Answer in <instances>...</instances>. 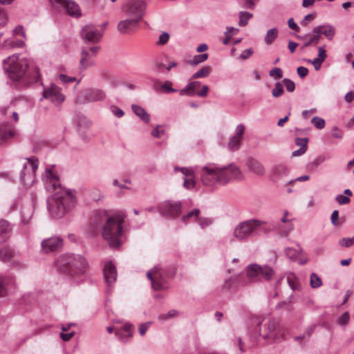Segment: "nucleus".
<instances>
[{
  "instance_id": "1",
  "label": "nucleus",
  "mask_w": 354,
  "mask_h": 354,
  "mask_svg": "<svg viewBox=\"0 0 354 354\" xmlns=\"http://www.w3.org/2000/svg\"><path fill=\"white\" fill-rule=\"evenodd\" d=\"M123 221L121 215L108 217L104 213H98L91 224V234L95 236L101 232L110 247L118 248L122 243Z\"/></svg>"
},
{
  "instance_id": "2",
  "label": "nucleus",
  "mask_w": 354,
  "mask_h": 354,
  "mask_svg": "<svg viewBox=\"0 0 354 354\" xmlns=\"http://www.w3.org/2000/svg\"><path fill=\"white\" fill-rule=\"evenodd\" d=\"M200 177L205 186L214 187L224 186L234 180H242L243 174L234 164L221 167L209 163L201 168Z\"/></svg>"
},
{
  "instance_id": "3",
  "label": "nucleus",
  "mask_w": 354,
  "mask_h": 354,
  "mask_svg": "<svg viewBox=\"0 0 354 354\" xmlns=\"http://www.w3.org/2000/svg\"><path fill=\"white\" fill-rule=\"evenodd\" d=\"M75 203L76 198L73 191L60 188L54 194L49 210L53 216L61 218L75 206Z\"/></svg>"
},
{
  "instance_id": "4",
  "label": "nucleus",
  "mask_w": 354,
  "mask_h": 354,
  "mask_svg": "<svg viewBox=\"0 0 354 354\" xmlns=\"http://www.w3.org/2000/svg\"><path fill=\"white\" fill-rule=\"evenodd\" d=\"M57 266L59 271L75 277L83 274L87 264L85 259L80 255L66 254L58 259Z\"/></svg>"
},
{
  "instance_id": "5",
  "label": "nucleus",
  "mask_w": 354,
  "mask_h": 354,
  "mask_svg": "<svg viewBox=\"0 0 354 354\" xmlns=\"http://www.w3.org/2000/svg\"><path fill=\"white\" fill-rule=\"evenodd\" d=\"M28 62L26 58L19 55H12L3 62V68L9 77L13 81H19L26 74Z\"/></svg>"
},
{
  "instance_id": "6",
  "label": "nucleus",
  "mask_w": 354,
  "mask_h": 354,
  "mask_svg": "<svg viewBox=\"0 0 354 354\" xmlns=\"http://www.w3.org/2000/svg\"><path fill=\"white\" fill-rule=\"evenodd\" d=\"M259 335L268 342L279 341L285 335L284 329L274 320H269L259 326Z\"/></svg>"
},
{
  "instance_id": "7",
  "label": "nucleus",
  "mask_w": 354,
  "mask_h": 354,
  "mask_svg": "<svg viewBox=\"0 0 354 354\" xmlns=\"http://www.w3.org/2000/svg\"><path fill=\"white\" fill-rule=\"evenodd\" d=\"M246 275L253 282L259 281L262 279L270 281L274 275V270L269 266H261L254 263L248 266Z\"/></svg>"
},
{
  "instance_id": "8",
  "label": "nucleus",
  "mask_w": 354,
  "mask_h": 354,
  "mask_svg": "<svg viewBox=\"0 0 354 354\" xmlns=\"http://www.w3.org/2000/svg\"><path fill=\"white\" fill-rule=\"evenodd\" d=\"M264 222L251 219L239 223L234 230V236L239 241L244 240L251 236L252 233Z\"/></svg>"
},
{
  "instance_id": "9",
  "label": "nucleus",
  "mask_w": 354,
  "mask_h": 354,
  "mask_svg": "<svg viewBox=\"0 0 354 354\" xmlns=\"http://www.w3.org/2000/svg\"><path fill=\"white\" fill-rule=\"evenodd\" d=\"M147 276L150 279L154 290H162L168 288L167 272L165 270L156 267L147 272Z\"/></svg>"
},
{
  "instance_id": "10",
  "label": "nucleus",
  "mask_w": 354,
  "mask_h": 354,
  "mask_svg": "<svg viewBox=\"0 0 354 354\" xmlns=\"http://www.w3.org/2000/svg\"><path fill=\"white\" fill-rule=\"evenodd\" d=\"M100 50V47L99 45L84 46L80 55V68L86 69L93 66Z\"/></svg>"
},
{
  "instance_id": "11",
  "label": "nucleus",
  "mask_w": 354,
  "mask_h": 354,
  "mask_svg": "<svg viewBox=\"0 0 354 354\" xmlns=\"http://www.w3.org/2000/svg\"><path fill=\"white\" fill-rule=\"evenodd\" d=\"M80 35L84 46L97 45L102 37V32L97 26L88 24L82 28Z\"/></svg>"
},
{
  "instance_id": "12",
  "label": "nucleus",
  "mask_w": 354,
  "mask_h": 354,
  "mask_svg": "<svg viewBox=\"0 0 354 354\" xmlns=\"http://www.w3.org/2000/svg\"><path fill=\"white\" fill-rule=\"evenodd\" d=\"M53 10L57 12L66 11L68 15L78 17L80 15L77 4L68 0H49Z\"/></svg>"
},
{
  "instance_id": "13",
  "label": "nucleus",
  "mask_w": 354,
  "mask_h": 354,
  "mask_svg": "<svg viewBox=\"0 0 354 354\" xmlns=\"http://www.w3.org/2000/svg\"><path fill=\"white\" fill-rule=\"evenodd\" d=\"M106 94L104 91L98 88H88L82 91L77 97L76 102L80 104L94 102L104 100Z\"/></svg>"
},
{
  "instance_id": "14",
  "label": "nucleus",
  "mask_w": 354,
  "mask_h": 354,
  "mask_svg": "<svg viewBox=\"0 0 354 354\" xmlns=\"http://www.w3.org/2000/svg\"><path fill=\"white\" fill-rule=\"evenodd\" d=\"M43 97L55 105H59L65 100L62 89L53 84L44 88Z\"/></svg>"
},
{
  "instance_id": "15",
  "label": "nucleus",
  "mask_w": 354,
  "mask_h": 354,
  "mask_svg": "<svg viewBox=\"0 0 354 354\" xmlns=\"http://www.w3.org/2000/svg\"><path fill=\"white\" fill-rule=\"evenodd\" d=\"M145 6L142 1H133L127 6L126 15L127 17L138 19L140 21Z\"/></svg>"
},
{
  "instance_id": "16",
  "label": "nucleus",
  "mask_w": 354,
  "mask_h": 354,
  "mask_svg": "<svg viewBox=\"0 0 354 354\" xmlns=\"http://www.w3.org/2000/svg\"><path fill=\"white\" fill-rule=\"evenodd\" d=\"M160 213L165 216L176 217L181 212V203L165 201L159 206Z\"/></svg>"
},
{
  "instance_id": "17",
  "label": "nucleus",
  "mask_w": 354,
  "mask_h": 354,
  "mask_svg": "<svg viewBox=\"0 0 354 354\" xmlns=\"http://www.w3.org/2000/svg\"><path fill=\"white\" fill-rule=\"evenodd\" d=\"M140 21L138 19L127 17L118 24V30L122 34H131L139 28Z\"/></svg>"
},
{
  "instance_id": "18",
  "label": "nucleus",
  "mask_w": 354,
  "mask_h": 354,
  "mask_svg": "<svg viewBox=\"0 0 354 354\" xmlns=\"http://www.w3.org/2000/svg\"><path fill=\"white\" fill-rule=\"evenodd\" d=\"M46 189L48 191H55L57 188H59V180L54 166H50L46 169Z\"/></svg>"
},
{
  "instance_id": "19",
  "label": "nucleus",
  "mask_w": 354,
  "mask_h": 354,
  "mask_svg": "<svg viewBox=\"0 0 354 354\" xmlns=\"http://www.w3.org/2000/svg\"><path fill=\"white\" fill-rule=\"evenodd\" d=\"M244 131V125L239 124L237 126L235 135L230 138L228 142V148L230 150L234 151L239 148Z\"/></svg>"
},
{
  "instance_id": "20",
  "label": "nucleus",
  "mask_w": 354,
  "mask_h": 354,
  "mask_svg": "<svg viewBox=\"0 0 354 354\" xmlns=\"http://www.w3.org/2000/svg\"><path fill=\"white\" fill-rule=\"evenodd\" d=\"M24 46V42L21 40L15 39L5 37L3 33H0V47L5 49H11L14 48H21Z\"/></svg>"
},
{
  "instance_id": "21",
  "label": "nucleus",
  "mask_w": 354,
  "mask_h": 354,
  "mask_svg": "<svg viewBox=\"0 0 354 354\" xmlns=\"http://www.w3.org/2000/svg\"><path fill=\"white\" fill-rule=\"evenodd\" d=\"M175 170H179L185 176L184 179V187L186 189H191L195 186L196 181L194 180V171L190 168L182 167V168H175Z\"/></svg>"
},
{
  "instance_id": "22",
  "label": "nucleus",
  "mask_w": 354,
  "mask_h": 354,
  "mask_svg": "<svg viewBox=\"0 0 354 354\" xmlns=\"http://www.w3.org/2000/svg\"><path fill=\"white\" fill-rule=\"evenodd\" d=\"M62 245V240L57 237H52L44 240L41 243L44 252L48 253L57 250Z\"/></svg>"
},
{
  "instance_id": "23",
  "label": "nucleus",
  "mask_w": 354,
  "mask_h": 354,
  "mask_svg": "<svg viewBox=\"0 0 354 354\" xmlns=\"http://www.w3.org/2000/svg\"><path fill=\"white\" fill-rule=\"evenodd\" d=\"M21 100H15L12 102L8 106L5 107L2 110V113L5 115L9 116V114H11V117L12 118L15 122H17L19 120V115L17 113V111L19 110Z\"/></svg>"
},
{
  "instance_id": "24",
  "label": "nucleus",
  "mask_w": 354,
  "mask_h": 354,
  "mask_svg": "<svg viewBox=\"0 0 354 354\" xmlns=\"http://www.w3.org/2000/svg\"><path fill=\"white\" fill-rule=\"evenodd\" d=\"M104 276L107 284L111 285L116 281L117 271L111 262H107L104 268Z\"/></svg>"
},
{
  "instance_id": "25",
  "label": "nucleus",
  "mask_w": 354,
  "mask_h": 354,
  "mask_svg": "<svg viewBox=\"0 0 354 354\" xmlns=\"http://www.w3.org/2000/svg\"><path fill=\"white\" fill-rule=\"evenodd\" d=\"M246 165L249 171L258 176H263L265 174V168L259 160L255 159H249Z\"/></svg>"
},
{
  "instance_id": "26",
  "label": "nucleus",
  "mask_w": 354,
  "mask_h": 354,
  "mask_svg": "<svg viewBox=\"0 0 354 354\" xmlns=\"http://www.w3.org/2000/svg\"><path fill=\"white\" fill-rule=\"evenodd\" d=\"M15 135L13 127L8 122L0 124V144L12 138Z\"/></svg>"
},
{
  "instance_id": "27",
  "label": "nucleus",
  "mask_w": 354,
  "mask_h": 354,
  "mask_svg": "<svg viewBox=\"0 0 354 354\" xmlns=\"http://www.w3.org/2000/svg\"><path fill=\"white\" fill-rule=\"evenodd\" d=\"M313 33H317L321 37L324 35L328 40H331L335 33L334 27L330 25L318 26L313 28Z\"/></svg>"
},
{
  "instance_id": "28",
  "label": "nucleus",
  "mask_w": 354,
  "mask_h": 354,
  "mask_svg": "<svg viewBox=\"0 0 354 354\" xmlns=\"http://www.w3.org/2000/svg\"><path fill=\"white\" fill-rule=\"evenodd\" d=\"M133 326L129 323L124 324V325L120 328L115 330L116 335L122 341H125L133 336Z\"/></svg>"
},
{
  "instance_id": "29",
  "label": "nucleus",
  "mask_w": 354,
  "mask_h": 354,
  "mask_svg": "<svg viewBox=\"0 0 354 354\" xmlns=\"http://www.w3.org/2000/svg\"><path fill=\"white\" fill-rule=\"evenodd\" d=\"M12 227L8 221L4 219H0V244L6 241Z\"/></svg>"
},
{
  "instance_id": "30",
  "label": "nucleus",
  "mask_w": 354,
  "mask_h": 354,
  "mask_svg": "<svg viewBox=\"0 0 354 354\" xmlns=\"http://www.w3.org/2000/svg\"><path fill=\"white\" fill-rule=\"evenodd\" d=\"M154 89L159 92L162 93H174L176 92V90L173 88L172 86V82L170 81H165L164 83H160L159 82H156L154 83Z\"/></svg>"
},
{
  "instance_id": "31",
  "label": "nucleus",
  "mask_w": 354,
  "mask_h": 354,
  "mask_svg": "<svg viewBox=\"0 0 354 354\" xmlns=\"http://www.w3.org/2000/svg\"><path fill=\"white\" fill-rule=\"evenodd\" d=\"M133 111L134 113L140 118L144 122H149L150 117L149 115L147 113V111L138 105H132L131 106Z\"/></svg>"
},
{
  "instance_id": "32",
  "label": "nucleus",
  "mask_w": 354,
  "mask_h": 354,
  "mask_svg": "<svg viewBox=\"0 0 354 354\" xmlns=\"http://www.w3.org/2000/svg\"><path fill=\"white\" fill-rule=\"evenodd\" d=\"M12 279L11 276H0V297H5L7 295L6 286L11 282Z\"/></svg>"
},
{
  "instance_id": "33",
  "label": "nucleus",
  "mask_w": 354,
  "mask_h": 354,
  "mask_svg": "<svg viewBox=\"0 0 354 354\" xmlns=\"http://www.w3.org/2000/svg\"><path fill=\"white\" fill-rule=\"evenodd\" d=\"M201 85V83L198 81H194L190 82L185 88H183L180 91V95H194L195 93V90L198 88Z\"/></svg>"
},
{
  "instance_id": "34",
  "label": "nucleus",
  "mask_w": 354,
  "mask_h": 354,
  "mask_svg": "<svg viewBox=\"0 0 354 354\" xmlns=\"http://www.w3.org/2000/svg\"><path fill=\"white\" fill-rule=\"evenodd\" d=\"M200 210L198 209H196L187 214L183 216L182 221L183 223H187L190 221H197L198 218V216L200 214Z\"/></svg>"
},
{
  "instance_id": "35",
  "label": "nucleus",
  "mask_w": 354,
  "mask_h": 354,
  "mask_svg": "<svg viewBox=\"0 0 354 354\" xmlns=\"http://www.w3.org/2000/svg\"><path fill=\"white\" fill-rule=\"evenodd\" d=\"M277 35L278 30L277 28H272L268 30L264 38L266 44L268 45L271 44L277 37Z\"/></svg>"
},
{
  "instance_id": "36",
  "label": "nucleus",
  "mask_w": 354,
  "mask_h": 354,
  "mask_svg": "<svg viewBox=\"0 0 354 354\" xmlns=\"http://www.w3.org/2000/svg\"><path fill=\"white\" fill-rule=\"evenodd\" d=\"M304 39L306 40L304 47H307L313 44H317L320 40V36L317 33H313V35H306Z\"/></svg>"
},
{
  "instance_id": "37",
  "label": "nucleus",
  "mask_w": 354,
  "mask_h": 354,
  "mask_svg": "<svg viewBox=\"0 0 354 354\" xmlns=\"http://www.w3.org/2000/svg\"><path fill=\"white\" fill-rule=\"evenodd\" d=\"M253 17L252 13L248 12H240L239 14V25L240 26H245L248 24V21Z\"/></svg>"
},
{
  "instance_id": "38",
  "label": "nucleus",
  "mask_w": 354,
  "mask_h": 354,
  "mask_svg": "<svg viewBox=\"0 0 354 354\" xmlns=\"http://www.w3.org/2000/svg\"><path fill=\"white\" fill-rule=\"evenodd\" d=\"M287 281L290 287L292 290H298L299 288V283L296 276L292 273H289L287 275Z\"/></svg>"
},
{
  "instance_id": "39",
  "label": "nucleus",
  "mask_w": 354,
  "mask_h": 354,
  "mask_svg": "<svg viewBox=\"0 0 354 354\" xmlns=\"http://www.w3.org/2000/svg\"><path fill=\"white\" fill-rule=\"evenodd\" d=\"M211 71L212 68L210 66H203L193 75L192 79L206 77L209 75Z\"/></svg>"
},
{
  "instance_id": "40",
  "label": "nucleus",
  "mask_w": 354,
  "mask_h": 354,
  "mask_svg": "<svg viewBox=\"0 0 354 354\" xmlns=\"http://www.w3.org/2000/svg\"><path fill=\"white\" fill-rule=\"evenodd\" d=\"M12 252L8 248L0 249V260L2 261H8L12 257Z\"/></svg>"
},
{
  "instance_id": "41",
  "label": "nucleus",
  "mask_w": 354,
  "mask_h": 354,
  "mask_svg": "<svg viewBox=\"0 0 354 354\" xmlns=\"http://www.w3.org/2000/svg\"><path fill=\"white\" fill-rule=\"evenodd\" d=\"M240 282V277H232L226 280L224 283V288L231 289L236 287V285Z\"/></svg>"
},
{
  "instance_id": "42",
  "label": "nucleus",
  "mask_w": 354,
  "mask_h": 354,
  "mask_svg": "<svg viewBox=\"0 0 354 354\" xmlns=\"http://www.w3.org/2000/svg\"><path fill=\"white\" fill-rule=\"evenodd\" d=\"M310 284L313 288H319L322 284V279L316 274L312 273L310 274Z\"/></svg>"
},
{
  "instance_id": "43",
  "label": "nucleus",
  "mask_w": 354,
  "mask_h": 354,
  "mask_svg": "<svg viewBox=\"0 0 354 354\" xmlns=\"http://www.w3.org/2000/svg\"><path fill=\"white\" fill-rule=\"evenodd\" d=\"M284 93L283 87L281 83L277 82L274 88L272 89V95L274 97H279L281 96Z\"/></svg>"
},
{
  "instance_id": "44",
  "label": "nucleus",
  "mask_w": 354,
  "mask_h": 354,
  "mask_svg": "<svg viewBox=\"0 0 354 354\" xmlns=\"http://www.w3.org/2000/svg\"><path fill=\"white\" fill-rule=\"evenodd\" d=\"M208 58V54L205 53L202 55H195L193 59L189 61V64L192 65H197L200 63L205 62Z\"/></svg>"
},
{
  "instance_id": "45",
  "label": "nucleus",
  "mask_w": 354,
  "mask_h": 354,
  "mask_svg": "<svg viewBox=\"0 0 354 354\" xmlns=\"http://www.w3.org/2000/svg\"><path fill=\"white\" fill-rule=\"evenodd\" d=\"M292 219L293 218H292L291 214L288 212L286 211L284 212L283 216L281 218V221L283 223H287L289 227L288 230L286 232V235H287L289 233V232L292 229V225L291 223V221Z\"/></svg>"
},
{
  "instance_id": "46",
  "label": "nucleus",
  "mask_w": 354,
  "mask_h": 354,
  "mask_svg": "<svg viewBox=\"0 0 354 354\" xmlns=\"http://www.w3.org/2000/svg\"><path fill=\"white\" fill-rule=\"evenodd\" d=\"M311 122L318 129H322L325 127L324 120L319 117H314L312 119Z\"/></svg>"
},
{
  "instance_id": "47",
  "label": "nucleus",
  "mask_w": 354,
  "mask_h": 354,
  "mask_svg": "<svg viewBox=\"0 0 354 354\" xmlns=\"http://www.w3.org/2000/svg\"><path fill=\"white\" fill-rule=\"evenodd\" d=\"M350 320V315L348 312H345L337 319V323L340 326H346Z\"/></svg>"
},
{
  "instance_id": "48",
  "label": "nucleus",
  "mask_w": 354,
  "mask_h": 354,
  "mask_svg": "<svg viewBox=\"0 0 354 354\" xmlns=\"http://www.w3.org/2000/svg\"><path fill=\"white\" fill-rule=\"evenodd\" d=\"M287 171V169L284 165H277L273 169V174L274 176L280 177L283 174H285Z\"/></svg>"
},
{
  "instance_id": "49",
  "label": "nucleus",
  "mask_w": 354,
  "mask_h": 354,
  "mask_svg": "<svg viewBox=\"0 0 354 354\" xmlns=\"http://www.w3.org/2000/svg\"><path fill=\"white\" fill-rule=\"evenodd\" d=\"M339 244L342 247H350L354 244V236L352 238H342L339 241Z\"/></svg>"
},
{
  "instance_id": "50",
  "label": "nucleus",
  "mask_w": 354,
  "mask_h": 354,
  "mask_svg": "<svg viewBox=\"0 0 354 354\" xmlns=\"http://www.w3.org/2000/svg\"><path fill=\"white\" fill-rule=\"evenodd\" d=\"M269 74L274 79L279 80L283 76V71L280 68H274L270 71Z\"/></svg>"
},
{
  "instance_id": "51",
  "label": "nucleus",
  "mask_w": 354,
  "mask_h": 354,
  "mask_svg": "<svg viewBox=\"0 0 354 354\" xmlns=\"http://www.w3.org/2000/svg\"><path fill=\"white\" fill-rule=\"evenodd\" d=\"M151 325V322L140 324L138 326V332H139L140 335L142 336H144L146 334L148 328L150 327Z\"/></svg>"
},
{
  "instance_id": "52",
  "label": "nucleus",
  "mask_w": 354,
  "mask_h": 354,
  "mask_svg": "<svg viewBox=\"0 0 354 354\" xmlns=\"http://www.w3.org/2000/svg\"><path fill=\"white\" fill-rule=\"evenodd\" d=\"M8 18L6 12L0 7V28L3 27L8 22Z\"/></svg>"
},
{
  "instance_id": "53",
  "label": "nucleus",
  "mask_w": 354,
  "mask_h": 354,
  "mask_svg": "<svg viewBox=\"0 0 354 354\" xmlns=\"http://www.w3.org/2000/svg\"><path fill=\"white\" fill-rule=\"evenodd\" d=\"M335 201L341 205L348 204L351 201L349 197L342 194L337 195L335 198Z\"/></svg>"
},
{
  "instance_id": "54",
  "label": "nucleus",
  "mask_w": 354,
  "mask_h": 354,
  "mask_svg": "<svg viewBox=\"0 0 354 354\" xmlns=\"http://www.w3.org/2000/svg\"><path fill=\"white\" fill-rule=\"evenodd\" d=\"M283 83L284 84V85L288 92L294 91V90L295 88V83L292 80L286 78L283 80Z\"/></svg>"
},
{
  "instance_id": "55",
  "label": "nucleus",
  "mask_w": 354,
  "mask_h": 354,
  "mask_svg": "<svg viewBox=\"0 0 354 354\" xmlns=\"http://www.w3.org/2000/svg\"><path fill=\"white\" fill-rule=\"evenodd\" d=\"M330 220L333 225L339 226L340 225L339 222V212L337 210H334L332 212Z\"/></svg>"
},
{
  "instance_id": "56",
  "label": "nucleus",
  "mask_w": 354,
  "mask_h": 354,
  "mask_svg": "<svg viewBox=\"0 0 354 354\" xmlns=\"http://www.w3.org/2000/svg\"><path fill=\"white\" fill-rule=\"evenodd\" d=\"M295 142L296 145L300 147V148H304L306 151L307 150L308 142V138H297Z\"/></svg>"
},
{
  "instance_id": "57",
  "label": "nucleus",
  "mask_w": 354,
  "mask_h": 354,
  "mask_svg": "<svg viewBox=\"0 0 354 354\" xmlns=\"http://www.w3.org/2000/svg\"><path fill=\"white\" fill-rule=\"evenodd\" d=\"M164 133V130L162 127L158 126L156 127L151 132V135L155 138H160Z\"/></svg>"
},
{
  "instance_id": "58",
  "label": "nucleus",
  "mask_w": 354,
  "mask_h": 354,
  "mask_svg": "<svg viewBox=\"0 0 354 354\" xmlns=\"http://www.w3.org/2000/svg\"><path fill=\"white\" fill-rule=\"evenodd\" d=\"M253 53L254 52L252 48L246 49L241 53L240 58L242 59H247L253 55Z\"/></svg>"
},
{
  "instance_id": "59",
  "label": "nucleus",
  "mask_w": 354,
  "mask_h": 354,
  "mask_svg": "<svg viewBox=\"0 0 354 354\" xmlns=\"http://www.w3.org/2000/svg\"><path fill=\"white\" fill-rule=\"evenodd\" d=\"M326 57H327V55H326V50L324 48V47L319 46L318 48V56H317V58L319 59L322 60L324 62V60L326 59Z\"/></svg>"
},
{
  "instance_id": "60",
  "label": "nucleus",
  "mask_w": 354,
  "mask_h": 354,
  "mask_svg": "<svg viewBox=\"0 0 354 354\" xmlns=\"http://www.w3.org/2000/svg\"><path fill=\"white\" fill-rule=\"evenodd\" d=\"M197 221L202 227H205V226L209 225L212 223L211 219L207 218H201L199 216Z\"/></svg>"
},
{
  "instance_id": "61",
  "label": "nucleus",
  "mask_w": 354,
  "mask_h": 354,
  "mask_svg": "<svg viewBox=\"0 0 354 354\" xmlns=\"http://www.w3.org/2000/svg\"><path fill=\"white\" fill-rule=\"evenodd\" d=\"M297 72L298 75L301 78H304V77H305L308 75V70L306 67L299 66V67L297 68Z\"/></svg>"
},
{
  "instance_id": "62",
  "label": "nucleus",
  "mask_w": 354,
  "mask_h": 354,
  "mask_svg": "<svg viewBox=\"0 0 354 354\" xmlns=\"http://www.w3.org/2000/svg\"><path fill=\"white\" fill-rule=\"evenodd\" d=\"M153 67H154V69L158 72H162L163 69L165 68H166L165 65L162 62H160L159 60L155 61V62L153 64Z\"/></svg>"
},
{
  "instance_id": "63",
  "label": "nucleus",
  "mask_w": 354,
  "mask_h": 354,
  "mask_svg": "<svg viewBox=\"0 0 354 354\" xmlns=\"http://www.w3.org/2000/svg\"><path fill=\"white\" fill-rule=\"evenodd\" d=\"M308 62H310L314 65L315 69L316 71H318L320 69L321 65L323 63V62L322 60L319 59L317 57L315 58L313 60L309 59Z\"/></svg>"
},
{
  "instance_id": "64",
  "label": "nucleus",
  "mask_w": 354,
  "mask_h": 354,
  "mask_svg": "<svg viewBox=\"0 0 354 354\" xmlns=\"http://www.w3.org/2000/svg\"><path fill=\"white\" fill-rule=\"evenodd\" d=\"M169 36L167 32L162 33L159 37L158 44L163 45L169 40Z\"/></svg>"
}]
</instances>
